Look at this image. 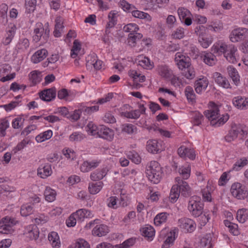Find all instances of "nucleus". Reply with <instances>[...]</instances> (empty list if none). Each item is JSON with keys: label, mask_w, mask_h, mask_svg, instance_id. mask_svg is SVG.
<instances>
[{"label": "nucleus", "mask_w": 248, "mask_h": 248, "mask_svg": "<svg viewBox=\"0 0 248 248\" xmlns=\"http://www.w3.org/2000/svg\"><path fill=\"white\" fill-rule=\"evenodd\" d=\"M44 32V28L41 23H39L37 25V27L34 29V33L35 35L33 36V40L35 42L39 41L41 37L43 38V33Z\"/></svg>", "instance_id": "cd10ccee"}, {"label": "nucleus", "mask_w": 248, "mask_h": 248, "mask_svg": "<svg viewBox=\"0 0 248 248\" xmlns=\"http://www.w3.org/2000/svg\"><path fill=\"white\" fill-rule=\"evenodd\" d=\"M16 224L14 219L6 217L0 221V233L3 234L12 233L13 232L12 226Z\"/></svg>", "instance_id": "0eeeda50"}, {"label": "nucleus", "mask_w": 248, "mask_h": 248, "mask_svg": "<svg viewBox=\"0 0 248 248\" xmlns=\"http://www.w3.org/2000/svg\"><path fill=\"white\" fill-rule=\"evenodd\" d=\"M211 237L210 234L209 235H207L205 237L202 238L201 241V245L202 247H206L207 246H209L208 248L211 247Z\"/></svg>", "instance_id": "0e129e2a"}, {"label": "nucleus", "mask_w": 248, "mask_h": 248, "mask_svg": "<svg viewBox=\"0 0 248 248\" xmlns=\"http://www.w3.org/2000/svg\"><path fill=\"white\" fill-rule=\"evenodd\" d=\"M86 131L89 134L95 136L98 135V130H99L96 125L94 124L92 122H90L86 126Z\"/></svg>", "instance_id": "49530a36"}, {"label": "nucleus", "mask_w": 248, "mask_h": 248, "mask_svg": "<svg viewBox=\"0 0 248 248\" xmlns=\"http://www.w3.org/2000/svg\"><path fill=\"white\" fill-rule=\"evenodd\" d=\"M120 6L124 11L128 13H132V11L136 9L135 6L129 4L125 0L120 1Z\"/></svg>", "instance_id": "c03bdc74"}, {"label": "nucleus", "mask_w": 248, "mask_h": 248, "mask_svg": "<svg viewBox=\"0 0 248 248\" xmlns=\"http://www.w3.org/2000/svg\"><path fill=\"white\" fill-rule=\"evenodd\" d=\"M190 170L189 167H182L179 169V173L184 179H187L190 176Z\"/></svg>", "instance_id": "052dcab7"}, {"label": "nucleus", "mask_w": 248, "mask_h": 248, "mask_svg": "<svg viewBox=\"0 0 248 248\" xmlns=\"http://www.w3.org/2000/svg\"><path fill=\"white\" fill-rule=\"evenodd\" d=\"M168 214L166 212H162L157 214L154 218V223L156 226L165 222Z\"/></svg>", "instance_id": "f704fd0d"}, {"label": "nucleus", "mask_w": 248, "mask_h": 248, "mask_svg": "<svg viewBox=\"0 0 248 248\" xmlns=\"http://www.w3.org/2000/svg\"><path fill=\"white\" fill-rule=\"evenodd\" d=\"M232 102L233 105L238 108L245 109L248 108V98L237 96L233 99Z\"/></svg>", "instance_id": "6ab92c4d"}, {"label": "nucleus", "mask_w": 248, "mask_h": 248, "mask_svg": "<svg viewBox=\"0 0 248 248\" xmlns=\"http://www.w3.org/2000/svg\"><path fill=\"white\" fill-rule=\"evenodd\" d=\"M115 16V14L111 12H110L108 15L109 21L106 25V33L109 32L108 31V29L112 28L116 24V21L114 20Z\"/></svg>", "instance_id": "de8ad7c7"}, {"label": "nucleus", "mask_w": 248, "mask_h": 248, "mask_svg": "<svg viewBox=\"0 0 248 248\" xmlns=\"http://www.w3.org/2000/svg\"><path fill=\"white\" fill-rule=\"evenodd\" d=\"M185 94L188 100L192 102L195 100V94L192 87L187 86L185 89Z\"/></svg>", "instance_id": "6e6d98bb"}, {"label": "nucleus", "mask_w": 248, "mask_h": 248, "mask_svg": "<svg viewBox=\"0 0 248 248\" xmlns=\"http://www.w3.org/2000/svg\"><path fill=\"white\" fill-rule=\"evenodd\" d=\"M178 154L181 157H187L191 160L195 158L196 155L193 149L188 148L184 146H181L178 149Z\"/></svg>", "instance_id": "f8f14e48"}, {"label": "nucleus", "mask_w": 248, "mask_h": 248, "mask_svg": "<svg viewBox=\"0 0 248 248\" xmlns=\"http://www.w3.org/2000/svg\"><path fill=\"white\" fill-rule=\"evenodd\" d=\"M33 207L32 205H23L20 209V213L22 216L27 217L33 213Z\"/></svg>", "instance_id": "e433bc0d"}, {"label": "nucleus", "mask_w": 248, "mask_h": 248, "mask_svg": "<svg viewBox=\"0 0 248 248\" xmlns=\"http://www.w3.org/2000/svg\"><path fill=\"white\" fill-rule=\"evenodd\" d=\"M198 197H192L189 201L188 209L194 217H198L203 212V204L202 202L198 201Z\"/></svg>", "instance_id": "39448f33"}, {"label": "nucleus", "mask_w": 248, "mask_h": 248, "mask_svg": "<svg viewBox=\"0 0 248 248\" xmlns=\"http://www.w3.org/2000/svg\"><path fill=\"white\" fill-rule=\"evenodd\" d=\"M73 214L77 220L79 222H82L84 218L90 217L92 216L91 211L85 209H79Z\"/></svg>", "instance_id": "a211bd4d"}, {"label": "nucleus", "mask_w": 248, "mask_h": 248, "mask_svg": "<svg viewBox=\"0 0 248 248\" xmlns=\"http://www.w3.org/2000/svg\"><path fill=\"white\" fill-rule=\"evenodd\" d=\"M128 156L130 159H131L135 163L138 164L141 161V158L140 155L135 152H131L128 154Z\"/></svg>", "instance_id": "680f3d73"}, {"label": "nucleus", "mask_w": 248, "mask_h": 248, "mask_svg": "<svg viewBox=\"0 0 248 248\" xmlns=\"http://www.w3.org/2000/svg\"><path fill=\"white\" fill-rule=\"evenodd\" d=\"M132 16L136 18L140 19H145L150 17V16L147 13L134 9L132 12Z\"/></svg>", "instance_id": "4d7b16f0"}, {"label": "nucleus", "mask_w": 248, "mask_h": 248, "mask_svg": "<svg viewBox=\"0 0 248 248\" xmlns=\"http://www.w3.org/2000/svg\"><path fill=\"white\" fill-rule=\"evenodd\" d=\"M108 170L103 168L97 170L90 175V178L92 181H97L102 179L107 174Z\"/></svg>", "instance_id": "5701e85b"}, {"label": "nucleus", "mask_w": 248, "mask_h": 248, "mask_svg": "<svg viewBox=\"0 0 248 248\" xmlns=\"http://www.w3.org/2000/svg\"><path fill=\"white\" fill-rule=\"evenodd\" d=\"M136 242V239L134 238H130L125 241L122 244L119 245H116V247H119V248H129L131 246H133Z\"/></svg>", "instance_id": "3c124183"}, {"label": "nucleus", "mask_w": 248, "mask_h": 248, "mask_svg": "<svg viewBox=\"0 0 248 248\" xmlns=\"http://www.w3.org/2000/svg\"><path fill=\"white\" fill-rule=\"evenodd\" d=\"M9 126V123L8 120L3 119L0 124V136L4 137L6 135V130Z\"/></svg>", "instance_id": "864d4df0"}, {"label": "nucleus", "mask_w": 248, "mask_h": 248, "mask_svg": "<svg viewBox=\"0 0 248 248\" xmlns=\"http://www.w3.org/2000/svg\"><path fill=\"white\" fill-rule=\"evenodd\" d=\"M182 75L187 79H192L195 77V72L193 68L188 67L182 70Z\"/></svg>", "instance_id": "a18cd8bd"}, {"label": "nucleus", "mask_w": 248, "mask_h": 248, "mask_svg": "<svg viewBox=\"0 0 248 248\" xmlns=\"http://www.w3.org/2000/svg\"><path fill=\"white\" fill-rule=\"evenodd\" d=\"M38 175L42 178H46L50 175L52 173L50 165L46 164L42 167H40L37 170Z\"/></svg>", "instance_id": "b1692460"}, {"label": "nucleus", "mask_w": 248, "mask_h": 248, "mask_svg": "<svg viewBox=\"0 0 248 248\" xmlns=\"http://www.w3.org/2000/svg\"><path fill=\"white\" fill-rule=\"evenodd\" d=\"M85 138L84 135L79 132L73 133L69 137V140L71 141H80Z\"/></svg>", "instance_id": "09e8293b"}, {"label": "nucleus", "mask_w": 248, "mask_h": 248, "mask_svg": "<svg viewBox=\"0 0 248 248\" xmlns=\"http://www.w3.org/2000/svg\"><path fill=\"white\" fill-rule=\"evenodd\" d=\"M214 78L215 82L220 86L224 88H228L230 87V83L226 78L221 75V74L218 72H216L214 74Z\"/></svg>", "instance_id": "2eb2a0df"}, {"label": "nucleus", "mask_w": 248, "mask_h": 248, "mask_svg": "<svg viewBox=\"0 0 248 248\" xmlns=\"http://www.w3.org/2000/svg\"><path fill=\"white\" fill-rule=\"evenodd\" d=\"M40 98L43 101L50 102L54 99L56 95V90L55 87L44 90L39 93Z\"/></svg>", "instance_id": "9b49d317"}, {"label": "nucleus", "mask_w": 248, "mask_h": 248, "mask_svg": "<svg viewBox=\"0 0 248 248\" xmlns=\"http://www.w3.org/2000/svg\"><path fill=\"white\" fill-rule=\"evenodd\" d=\"M103 186V183L102 182L90 183L88 186L89 191L91 194H96L99 192Z\"/></svg>", "instance_id": "a878e982"}, {"label": "nucleus", "mask_w": 248, "mask_h": 248, "mask_svg": "<svg viewBox=\"0 0 248 248\" xmlns=\"http://www.w3.org/2000/svg\"><path fill=\"white\" fill-rule=\"evenodd\" d=\"M231 191L232 196L239 200L244 199L248 195L245 186L238 183L232 185Z\"/></svg>", "instance_id": "423d86ee"}, {"label": "nucleus", "mask_w": 248, "mask_h": 248, "mask_svg": "<svg viewBox=\"0 0 248 248\" xmlns=\"http://www.w3.org/2000/svg\"><path fill=\"white\" fill-rule=\"evenodd\" d=\"M103 121L106 123L113 124L116 122V119L110 112H108L103 117Z\"/></svg>", "instance_id": "e2e57ef3"}, {"label": "nucleus", "mask_w": 248, "mask_h": 248, "mask_svg": "<svg viewBox=\"0 0 248 248\" xmlns=\"http://www.w3.org/2000/svg\"><path fill=\"white\" fill-rule=\"evenodd\" d=\"M163 171L160 164L155 161H152L146 170L148 179L154 184H158L162 177Z\"/></svg>", "instance_id": "7ed1b4c3"}, {"label": "nucleus", "mask_w": 248, "mask_h": 248, "mask_svg": "<svg viewBox=\"0 0 248 248\" xmlns=\"http://www.w3.org/2000/svg\"><path fill=\"white\" fill-rule=\"evenodd\" d=\"M136 129V127H135L133 124H123L122 128V132L129 134L133 133L134 132V130Z\"/></svg>", "instance_id": "13d9d810"}, {"label": "nucleus", "mask_w": 248, "mask_h": 248, "mask_svg": "<svg viewBox=\"0 0 248 248\" xmlns=\"http://www.w3.org/2000/svg\"><path fill=\"white\" fill-rule=\"evenodd\" d=\"M180 190L178 185H173L170 190L169 198L171 202H175L179 198Z\"/></svg>", "instance_id": "bb28decb"}, {"label": "nucleus", "mask_w": 248, "mask_h": 248, "mask_svg": "<svg viewBox=\"0 0 248 248\" xmlns=\"http://www.w3.org/2000/svg\"><path fill=\"white\" fill-rule=\"evenodd\" d=\"M48 239L52 247L54 248H59L61 242L58 233L55 232H52L49 233Z\"/></svg>", "instance_id": "412c9836"}, {"label": "nucleus", "mask_w": 248, "mask_h": 248, "mask_svg": "<svg viewBox=\"0 0 248 248\" xmlns=\"http://www.w3.org/2000/svg\"><path fill=\"white\" fill-rule=\"evenodd\" d=\"M245 31L246 29L234 30L230 34V40L232 42H237L242 40L244 37Z\"/></svg>", "instance_id": "dca6fc26"}, {"label": "nucleus", "mask_w": 248, "mask_h": 248, "mask_svg": "<svg viewBox=\"0 0 248 248\" xmlns=\"http://www.w3.org/2000/svg\"><path fill=\"white\" fill-rule=\"evenodd\" d=\"M25 234L30 240H36L39 237V232L37 226L33 225L29 226L28 232Z\"/></svg>", "instance_id": "4be33fe9"}, {"label": "nucleus", "mask_w": 248, "mask_h": 248, "mask_svg": "<svg viewBox=\"0 0 248 248\" xmlns=\"http://www.w3.org/2000/svg\"><path fill=\"white\" fill-rule=\"evenodd\" d=\"M212 51L218 55L223 54L224 57L230 63H235L237 62L235 54L237 49L233 45H227L224 43L219 42L214 45Z\"/></svg>", "instance_id": "f257e3e1"}, {"label": "nucleus", "mask_w": 248, "mask_h": 248, "mask_svg": "<svg viewBox=\"0 0 248 248\" xmlns=\"http://www.w3.org/2000/svg\"><path fill=\"white\" fill-rule=\"evenodd\" d=\"M175 61L177 62L179 68L182 70L188 68L190 65V58L183 55L180 52H177L175 54Z\"/></svg>", "instance_id": "1a4fd4ad"}, {"label": "nucleus", "mask_w": 248, "mask_h": 248, "mask_svg": "<svg viewBox=\"0 0 248 248\" xmlns=\"http://www.w3.org/2000/svg\"><path fill=\"white\" fill-rule=\"evenodd\" d=\"M108 229L107 226L101 224L96 225L92 231L93 234L98 237L106 235L108 232Z\"/></svg>", "instance_id": "f3484780"}, {"label": "nucleus", "mask_w": 248, "mask_h": 248, "mask_svg": "<svg viewBox=\"0 0 248 248\" xmlns=\"http://www.w3.org/2000/svg\"><path fill=\"white\" fill-rule=\"evenodd\" d=\"M175 239L174 237H172V234L170 236H168L165 241L164 242L162 246V248H169L170 245L172 244Z\"/></svg>", "instance_id": "774afa93"}, {"label": "nucleus", "mask_w": 248, "mask_h": 248, "mask_svg": "<svg viewBox=\"0 0 248 248\" xmlns=\"http://www.w3.org/2000/svg\"><path fill=\"white\" fill-rule=\"evenodd\" d=\"M142 235L148 238H152L155 235V231L151 226H147L140 229Z\"/></svg>", "instance_id": "72a5a7b5"}, {"label": "nucleus", "mask_w": 248, "mask_h": 248, "mask_svg": "<svg viewBox=\"0 0 248 248\" xmlns=\"http://www.w3.org/2000/svg\"><path fill=\"white\" fill-rule=\"evenodd\" d=\"M173 38L180 39L185 36V29L182 27L177 28L172 33Z\"/></svg>", "instance_id": "5fc2aeb1"}, {"label": "nucleus", "mask_w": 248, "mask_h": 248, "mask_svg": "<svg viewBox=\"0 0 248 248\" xmlns=\"http://www.w3.org/2000/svg\"><path fill=\"white\" fill-rule=\"evenodd\" d=\"M81 50V44L78 40H75L71 49V56L75 58L78 55V52Z\"/></svg>", "instance_id": "79ce46f5"}, {"label": "nucleus", "mask_w": 248, "mask_h": 248, "mask_svg": "<svg viewBox=\"0 0 248 248\" xmlns=\"http://www.w3.org/2000/svg\"><path fill=\"white\" fill-rule=\"evenodd\" d=\"M248 163V160L246 158H241L238 160L233 165L232 170L238 171Z\"/></svg>", "instance_id": "37998d69"}, {"label": "nucleus", "mask_w": 248, "mask_h": 248, "mask_svg": "<svg viewBox=\"0 0 248 248\" xmlns=\"http://www.w3.org/2000/svg\"><path fill=\"white\" fill-rule=\"evenodd\" d=\"M179 186L181 195L185 197H187L191 195V188L186 182L183 183V184Z\"/></svg>", "instance_id": "473e14b6"}, {"label": "nucleus", "mask_w": 248, "mask_h": 248, "mask_svg": "<svg viewBox=\"0 0 248 248\" xmlns=\"http://www.w3.org/2000/svg\"><path fill=\"white\" fill-rule=\"evenodd\" d=\"M228 73L235 84H236L239 80V76L236 69L232 66L228 68Z\"/></svg>", "instance_id": "a19ab883"}, {"label": "nucleus", "mask_w": 248, "mask_h": 248, "mask_svg": "<svg viewBox=\"0 0 248 248\" xmlns=\"http://www.w3.org/2000/svg\"><path fill=\"white\" fill-rule=\"evenodd\" d=\"M195 33L199 37H204L207 33V28L202 25H200L195 29Z\"/></svg>", "instance_id": "bf43d9fd"}, {"label": "nucleus", "mask_w": 248, "mask_h": 248, "mask_svg": "<svg viewBox=\"0 0 248 248\" xmlns=\"http://www.w3.org/2000/svg\"><path fill=\"white\" fill-rule=\"evenodd\" d=\"M47 54V51L46 49L38 50L32 56L31 61L34 63H37L44 60Z\"/></svg>", "instance_id": "4468645a"}, {"label": "nucleus", "mask_w": 248, "mask_h": 248, "mask_svg": "<svg viewBox=\"0 0 248 248\" xmlns=\"http://www.w3.org/2000/svg\"><path fill=\"white\" fill-rule=\"evenodd\" d=\"M158 74L165 78H170L172 75L171 71L166 65L159 66L158 67Z\"/></svg>", "instance_id": "c85d7f7f"}, {"label": "nucleus", "mask_w": 248, "mask_h": 248, "mask_svg": "<svg viewBox=\"0 0 248 248\" xmlns=\"http://www.w3.org/2000/svg\"><path fill=\"white\" fill-rule=\"evenodd\" d=\"M201 57L205 63L209 66L215 65L217 62L216 56L212 53H206Z\"/></svg>", "instance_id": "393cba45"}, {"label": "nucleus", "mask_w": 248, "mask_h": 248, "mask_svg": "<svg viewBox=\"0 0 248 248\" xmlns=\"http://www.w3.org/2000/svg\"><path fill=\"white\" fill-rule=\"evenodd\" d=\"M141 114L139 109H135L130 111H125L122 112V115L127 118L137 119Z\"/></svg>", "instance_id": "c9c22d12"}, {"label": "nucleus", "mask_w": 248, "mask_h": 248, "mask_svg": "<svg viewBox=\"0 0 248 248\" xmlns=\"http://www.w3.org/2000/svg\"><path fill=\"white\" fill-rule=\"evenodd\" d=\"M113 130L105 126H101L98 130L97 136L99 137L110 140L113 139Z\"/></svg>", "instance_id": "ddd939ff"}, {"label": "nucleus", "mask_w": 248, "mask_h": 248, "mask_svg": "<svg viewBox=\"0 0 248 248\" xmlns=\"http://www.w3.org/2000/svg\"><path fill=\"white\" fill-rule=\"evenodd\" d=\"M146 149L149 152L157 154L164 150L162 142L155 140H149L147 142Z\"/></svg>", "instance_id": "9d476101"}, {"label": "nucleus", "mask_w": 248, "mask_h": 248, "mask_svg": "<svg viewBox=\"0 0 248 248\" xmlns=\"http://www.w3.org/2000/svg\"><path fill=\"white\" fill-rule=\"evenodd\" d=\"M236 218L240 223H244L248 218V210L241 209L238 210L236 214Z\"/></svg>", "instance_id": "c756f323"}, {"label": "nucleus", "mask_w": 248, "mask_h": 248, "mask_svg": "<svg viewBox=\"0 0 248 248\" xmlns=\"http://www.w3.org/2000/svg\"><path fill=\"white\" fill-rule=\"evenodd\" d=\"M177 13L181 22H183L185 18L191 16V14L188 10L182 7L178 9Z\"/></svg>", "instance_id": "4c0bfd02"}, {"label": "nucleus", "mask_w": 248, "mask_h": 248, "mask_svg": "<svg viewBox=\"0 0 248 248\" xmlns=\"http://www.w3.org/2000/svg\"><path fill=\"white\" fill-rule=\"evenodd\" d=\"M208 81L206 78H202L196 81L195 83V91L200 93L202 90H205L208 86Z\"/></svg>", "instance_id": "aec40b11"}, {"label": "nucleus", "mask_w": 248, "mask_h": 248, "mask_svg": "<svg viewBox=\"0 0 248 248\" xmlns=\"http://www.w3.org/2000/svg\"><path fill=\"white\" fill-rule=\"evenodd\" d=\"M142 37V35L137 32L129 33L128 38V41L129 45L132 46H135L137 41L140 40Z\"/></svg>", "instance_id": "7c9ffc66"}, {"label": "nucleus", "mask_w": 248, "mask_h": 248, "mask_svg": "<svg viewBox=\"0 0 248 248\" xmlns=\"http://www.w3.org/2000/svg\"><path fill=\"white\" fill-rule=\"evenodd\" d=\"M139 27L138 25L135 23H130L125 25L124 27V31L127 32L135 33L139 30Z\"/></svg>", "instance_id": "603ef678"}, {"label": "nucleus", "mask_w": 248, "mask_h": 248, "mask_svg": "<svg viewBox=\"0 0 248 248\" xmlns=\"http://www.w3.org/2000/svg\"><path fill=\"white\" fill-rule=\"evenodd\" d=\"M242 132L243 135H247L248 130L247 127L240 124H232L231 129L229 130L228 134L225 137L226 141L229 142L234 140L237 138L239 133Z\"/></svg>", "instance_id": "20e7f679"}, {"label": "nucleus", "mask_w": 248, "mask_h": 248, "mask_svg": "<svg viewBox=\"0 0 248 248\" xmlns=\"http://www.w3.org/2000/svg\"><path fill=\"white\" fill-rule=\"evenodd\" d=\"M179 226L181 228L187 232H192L196 228L194 221L188 218H182L178 220Z\"/></svg>", "instance_id": "6e6552de"}, {"label": "nucleus", "mask_w": 248, "mask_h": 248, "mask_svg": "<svg viewBox=\"0 0 248 248\" xmlns=\"http://www.w3.org/2000/svg\"><path fill=\"white\" fill-rule=\"evenodd\" d=\"M52 136V132L50 130L44 132L42 135L40 134L36 137V140L38 142H41L46 140L49 139Z\"/></svg>", "instance_id": "ea45409f"}, {"label": "nucleus", "mask_w": 248, "mask_h": 248, "mask_svg": "<svg viewBox=\"0 0 248 248\" xmlns=\"http://www.w3.org/2000/svg\"><path fill=\"white\" fill-rule=\"evenodd\" d=\"M199 42L203 48H207L211 43V40L205 37H199Z\"/></svg>", "instance_id": "69168bd1"}, {"label": "nucleus", "mask_w": 248, "mask_h": 248, "mask_svg": "<svg viewBox=\"0 0 248 248\" xmlns=\"http://www.w3.org/2000/svg\"><path fill=\"white\" fill-rule=\"evenodd\" d=\"M205 117L210 121L211 124L215 126H219L223 125L229 119L228 114L223 115L217 120L219 117V109L215 104L213 103V106L210 110H207L204 112Z\"/></svg>", "instance_id": "f03ea898"}, {"label": "nucleus", "mask_w": 248, "mask_h": 248, "mask_svg": "<svg viewBox=\"0 0 248 248\" xmlns=\"http://www.w3.org/2000/svg\"><path fill=\"white\" fill-rule=\"evenodd\" d=\"M56 195V191L49 187H46L45 192L44 196L46 200L48 202H52L55 199Z\"/></svg>", "instance_id": "2f4dec72"}, {"label": "nucleus", "mask_w": 248, "mask_h": 248, "mask_svg": "<svg viewBox=\"0 0 248 248\" xmlns=\"http://www.w3.org/2000/svg\"><path fill=\"white\" fill-rule=\"evenodd\" d=\"M30 78L34 84H36L42 80L41 73L40 72L33 71L31 73Z\"/></svg>", "instance_id": "8fccbe9b"}, {"label": "nucleus", "mask_w": 248, "mask_h": 248, "mask_svg": "<svg viewBox=\"0 0 248 248\" xmlns=\"http://www.w3.org/2000/svg\"><path fill=\"white\" fill-rule=\"evenodd\" d=\"M29 40L27 38H24L19 41L18 48L19 49H26L29 47Z\"/></svg>", "instance_id": "338daca9"}, {"label": "nucleus", "mask_w": 248, "mask_h": 248, "mask_svg": "<svg viewBox=\"0 0 248 248\" xmlns=\"http://www.w3.org/2000/svg\"><path fill=\"white\" fill-rule=\"evenodd\" d=\"M68 248H90V245L84 239H79L75 244L71 245Z\"/></svg>", "instance_id": "58836bf2"}]
</instances>
